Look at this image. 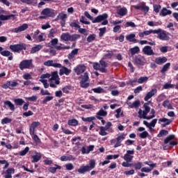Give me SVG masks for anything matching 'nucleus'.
I'll return each instance as SVG.
<instances>
[{
	"label": "nucleus",
	"mask_w": 178,
	"mask_h": 178,
	"mask_svg": "<svg viewBox=\"0 0 178 178\" xmlns=\"http://www.w3.org/2000/svg\"><path fill=\"white\" fill-rule=\"evenodd\" d=\"M10 49L13 51V52H20V51H26V44H11L10 45Z\"/></svg>",
	"instance_id": "obj_7"
},
{
	"label": "nucleus",
	"mask_w": 178,
	"mask_h": 178,
	"mask_svg": "<svg viewBox=\"0 0 178 178\" xmlns=\"http://www.w3.org/2000/svg\"><path fill=\"white\" fill-rule=\"evenodd\" d=\"M133 166H134L136 170H140L141 168H143V163L138 162L133 164Z\"/></svg>",
	"instance_id": "obj_46"
},
{
	"label": "nucleus",
	"mask_w": 178,
	"mask_h": 178,
	"mask_svg": "<svg viewBox=\"0 0 178 178\" xmlns=\"http://www.w3.org/2000/svg\"><path fill=\"white\" fill-rule=\"evenodd\" d=\"M30 148L29 147H26L24 150H22L19 152V155L20 156H24V155H26V154H27V152H29Z\"/></svg>",
	"instance_id": "obj_57"
},
{
	"label": "nucleus",
	"mask_w": 178,
	"mask_h": 178,
	"mask_svg": "<svg viewBox=\"0 0 178 178\" xmlns=\"http://www.w3.org/2000/svg\"><path fill=\"white\" fill-rule=\"evenodd\" d=\"M157 38L161 40L162 41H168L170 39L169 34L165 31H161L159 33Z\"/></svg>",
	"instance_id": "obj_11"
},
{
	"label": "nucleus",
	"mask_w": 178,
	"mask_h": 178,
	"mask_svg": "<svg viewBox=\"0 0 178 178\" xmlns=\"http://www.w3.org/2000/svg\"><path fill=\"white\" fill-rule=\"evenodd\" d=\"M79 33H80V34H83V35H88V31L86 29L79 28Z\"/></svg>",
	"instance_id": "obj_52"
},
{
	"label": "nucleus",
	"mask_w": 178,
	"mask_h": 178,
	"mask_svg": "<svg viewBox=\"0 0 178 178\" xmlns=\"http://www.w3.org/2000/svg\"><path fill=\"white\" fill-rule=\"evenodd\" d=\"M143 52L145 55H147V56H151L152 55H154V50L152 49V47L150 46H145L143 49Z\"/></svg>",
	"instance_id": "obj_10"
},
{
	"label": "nucleus",
	"mask_w": 178,
	"mask_h": 178,
	"mask_svg": "<svg viewBox=\"0 0 178 178\" xmlns=\"http://www.w3.org/2000/svg\"><path fill=\"white\" fill-rule=\"evenodd\" d=\"M72 72L71 70L67 69L66 67H60V72L59 74L60 76H63V74H65L66 76H69L70 73Z\"/></svg>",
	"instance_id": "obj_19"
},
{
	"label": "nucleus",
	"mask_w": 178,
	"mask_h": 178,
	"mask_svg": "<svg viewBox=\"0 0 178 178\" xmlns=\"http://www.w3.org/2000/svg\"><path fill=\"white\" fill-rule=\"evenodd\" d=\"M85 16L88 18L90 19V20L92 21V23H101L102 20H105V19H108V14L104 13L102 15H98L95 19L88 13V12L85 11L84 12Z\"/></svg>",
	"instance_id": "obj_1"
},
{
	"label": "nucleus",
	"mask_w": 178,
	"mask_h": 178,
	"mask_svg": "<svg viewBox=\"0 0 178 178\" xmlns=\"http://www.w3.org/2000/svg\"><path fill=\"white\" fill-rule=\"evenodd\" d=\"M44 66H52L53 67H58L60 68L62 67V65L60 63H54L52 60H48L47 61L44 63Z\"/></svg>",
	"instance_id": "obj_13"
},
{
	"label": "nucleus",
	"mask_w": 178,
	"mask_h": 178,
	"mask_svg": "<svg viewBox=\"0 0 178 178\" xmlns=\"http://www.w3.org/2000/svg\"><path fill=\"white\" fill-rule=\"evenodd\" d=\"M60 40L62 41H70V33H63L61 34Z\"/></svg>",
	"instance_id": "obj_27"
},
{
	"label": "nucleus",
	"mask_w": 178,
	"mask_h": 178,
	"mask_svg": "<svg viewBox=\"0 0 178 178\" xmlns=\"http://www.w3.org/2000/svg\"><path fill=\"white\" fill-rule=\"evenodd\" d=\"M129 51L133 56L136 55V54H138V52H140V47L136 46L134 48H131Z\"/></svg>",
	"instance_id": "obj_30"
},
{
	"label": "nucleus",
	"mask_w": 178,
	"mask_h": 178,
	"mask_svg": "<svg viewBox=\"0 0 178 178\" xmlns=\"http://www.w3.org/2000/svg\"><path fill=\"white\" fill-rule=\"evenodd\" d=\"M96 38H97V35L95 34L90 35L87 38V41H88V42H92V41H94Z\"/></svg>",
	"instance_id": "obj_47"
},
{
	"label": "nucleus",
	"mask_w": 178,
	"mask_h": 178,
	"mask_svg": "<svg viewBox=\"0 0 178 178\" xmlns=\"http://www.w3.org/2000/svg\"><path fill=\"white\" fill-rule=\"evenodd\" d=\"M39 81L42 83L44 88H48L49 87V84H48V81L47 79H40Z\"/></svg>",
	"instance_id": "obj_55"
},
{
	"label": "nucleus",
	"mask_w": 178,
	"mask_h": 178,
	"mask_svg": "<svg viewBox=\"0 0 178 178\" xmlns=\"http://www.w3.org/2000/svg\"><path fill=\"white\" fill-rule=\"evenodd\" d=\"M95 168V160H90L89 162L88 169L89 170H92Z\"/></svg>",
	"instance_id": "obj_41"
},
{
	"label": "nucleus",
	"mask_w": 178,
	"mask_h": 178,
	"mask_svg": "<svg viewBox=\"0 0 178 178\" xmlns=\"http://www.w3.org/2000/svg\"><path fill=\"white\" fill-rule=\"evenodd\" d=\"M168 15H172V11L168 10L166 8H163L160 12L161 16H168Z\"/></svg>",
	"instance_id": "obj_28"
},
{
	"label": "nucleus",
	"mask_w": 178,
	"mask_h": 178,
	"mask_svg": "<svg viewBox=\"0 0 178 178\" xmlns=\"http://www.w3.org/2000/svg\"><path fill=\"white\" fill-rule=\"evenodd\" d=\"M123 140H124V135H120L118 137H117L116 139H113L111 140V143L112 144H115V143H116V141H123Z\"/></svg>",
	"instance_id": "obj_36"
},
{
	"label": "nucleus",
	"mask_w": 178,
	"mask_h": 178,
	"mask_svg": "<svg viewBox=\"0 0 178 178\" xmlns=\"http://www.w3.org/2000/svg\"><path fill=\"white\" fill-rule=\"evenodd\" d=\"M74 70L75 73H76L77 76H79V74L86 72V66L81 65H77Z\"/></svg>",
	"instance_id": "obj_17"
},
{
	"label": "nucleus",
	"mask_w": 178,
	"mask_h": 178,
	"mask_svg": "<svg viewBox=\"0 0 178 178\" xmlns=\"http://www.w3.org/2000/svg\"><path fill=\"white\" fill-rule=\"evenodd\" d=\"M78 172L81 175H83V173H86V172H90V170L88 168V165H81L79 169Z\"/></svg>",
	"instance_id": "obj_26"
},
{
	"label": "nucleus",
	"mask_w": 178,
	"mask_h": 178,
	"mask_svg": "<svg viewBox=\"0 0 178 178\" xmlns=\"http://www.w3.org/2000/svg\"><path fill=\"white\" fill-rule=\"evenodd\" d=\"M12 122V119L9 118H5L1 120V124H7V123H10Z\"/></svg>",
	"instance_id": "obj_56"
},
{
	"label": "nucleus",
	"mask_w": 178,
	"mask_h": 178,
	"mask_svg": "<svg viewBox=\"0 0 178 178\" xmlns=\"http://www.w3.org/2000/svg\"><path fill=\"white\" fill-rule=\"evenodd\" d=\"M33 140L35 141V144L38 145L41 143V140L40 139V138L38 137V136L37 135H33L32 136Z\"/></svg>",
	"instance_id": "obj_51"
},
{
	"label": "nucleus",
	"mask_w": 178,
	"mask_h": 178,
	"mask_svg": "<svg viewBox=\"0 0 178 178\" xmlns=\"http://www.w3.org/2000/svg\"><path fill=\"white\" fill-rule=\"evenodd\" d=\"M106 66L107 64L104 60H100L99 63H93V69H95V70H99V72H102V73H106Z\"/></svg>",
	"instance_id": "obj_4"
},
{
	"label": "nucleus",
	"mask_w": 178,
	"mask_h": 178,
	"mask_svg": "<svg viewBox=\"0 0 178 178\" xmlns=\"http://www.w3.org/2000/svg\"><path fill=\"white\" fill-rule=\"evenodd\" d=\"M133 155H134V150H127L123 156V159L125 162H132L133 158H134Z\"/></svg>",
	"instance_id": "obj_9"
},
{
	"label": "nucleus",
	"mask_w": 178,
	"mask_h": 178,
	"mask_svg": "<svg viewBox=\"0 0 178 178\" xmlns=\"http://www.w3.org/2000/svg\"><path fill=\"white\" fill-rule=\"evenodd\" d=\"M2 88L4 90H8V88L10 89V81H7L3 86Z\"/></svg>",
	"instance_id": "obj_60"
},
{
	"label": "nucleus",
	"mask_w": 178,
	"mask_h": 178,
	"mask_svg": "<svg viewBox=\"0 0 178 178\" xmlns=\"http://www.w3.org/2000/svg\"><path fill=\"white\" fill-rule=\"evenodd\" d=\"M158 92L156 89H152L149 92H148L144 97L145 101H148V99H151L152 97H154L155 94Z\"/></svg>",
	"instance_id": "obj_18"
},
{
	"label": "nucleus",
	"mask_w": 178,
	"mask_h": 178,
	"mask_svg": "<svg viewBox=\"0 0 178 178\" xmlns=\"http://www.w3.org/2000/svg\"><path fill=\"white\" fill-rule=\"evenodd\" d=\"M45 79H51V74H43L40 76V80H45Z\"/></svg>",
	"instance_id": "obj_59"
},
{
	"label": "nucleus",
	"mask_w": 178,
	"mask_h": 178,
	"mask_svg": "<svg viewBox=\"0 0 178 178\" xmlns=\"http://www.w3.org/2000/svg\"><path fill=\"white\" fill-rule=\"evenodd\" d=\"M143 108L145 109L144 111L140 108L138 113L139 119H146L147 120H151L152 117L147 116V115H148L151 111V107L147 106V104H144Z\"/></svg>",
	"instance_id": "obj_2"
},
{
	"label": "nucleus",
	"mask_w": 178,
	"mask_h": 178,
	"mask_svg": "<svg viewBox=\"0 0 178 178\" xmlns=\"http://www.w3.org/2000/svg\"><path fill=\"white\" fill-rule=\"evenodd\" d=\"M60 161L62 162H66L67 161H76V157H74L73 155L62 156L60 157Z\"/></svg>",
	"instance_id": "obj_22"
},
{
	"label": "nucleus",
	"mask_w": 178,
	"mask_h": 178,
	"mask_svg": "<svg viewBox=\"0 0 178 178\" xmlns=\"http://www.w3.org/2000/svg\"><path fill=\"white\" fill-rule=\"evenodd\" d=\"M149 34H152L151 30L149 31H145L143 32H140L138 33L139 37L144 38L145 35H149Z\"/></svg>",
	"instance_id": "obj_39"
},
{
	"label": "nucleus",
	"mask_w": 178,
	"mask_h": 178,
	"mask_svg": "<svg viewBox=\"0 0 178 178\" xmlns=\"http://www.w3.org/2000/svg\"><path fill=\"white\" fill-rule=\"evenodd\" d=\"M145 81H148L147 76H141L138 79V83L139 84H143V83H145Z\"/></svg>",
	"instance_id": "obj_43"
},
{
	"label": "nucleus",
	"mask_w": 178,
	"mask_h": 178,
	"mask_svg": "<svg viewBox=\"0 0 178 178\" xmlns=\"http://www.w3.org/2000/svg\"><path fill=\"white\" fill-rule=\"evenodd\" d=\"M117 14L121 17H123V16H126V15H127V8H126V7L118 8L117 10Z\"/></svg>",
	"instance_id": "obj_21"
},
{
	"label": "nucleus",
	"mask_w": 178,
	"mask_h": 178,
	"mask_svg": "<svg viewBox=\"0 0 178 178\" xmlns=\"http://www.w3.org/2000/svg\"><path fill=\"white\" fill-rule=\"evenodd\" d=\"M4 105H7L10 108V111H15V105H13L10 101L4 102Z\"/></svg>",
	"instance_id": "obj_40"
},
{
	"label": "nucleus",
	"mask_w": 178,
	"mask_h": 178,
	"mask_svg": "<svg viewBox=\"0 0 178 178\" xmlns=\"http://www.w3.org/2000/svg\"><path fill=\"white\" fill-rule=\"evenodd\" d=\"M79 54V49H75L72 51V52L68 55V59H73L75 55Z\"/></svg>",
	"instance_id": "obj_32"
},
{
	"label": "nucleus",
	"mask_w": 178,
	"mask_h": 178,
	"mask_svg": "<svg viewBox=\"0 0 178 178\" xmlns=\"http://www.w3.org/2000/svg\"><path fill=\"white\" fill-rule=\"evenodd\" d=\"M141 10H143V12H144L145 15H146V13H148L149 10V7L147 6H145V3H142Z\"/></svg>",
	"instance_id": "obj_38"
},
{
	"label": "nucleus",
	"mask_w": 178,
	"mask_h": 178,
	"mask_svg": "<svg viewBox=\"0 0 178 178\" xmlns=\"http://www.w3.org/2000/svg\"><path fill=\"white\" fill-rule=\"evenodd\" d=\"M19 67L20 70H24V69H30V67H33V60H22L19 65Z\"/></svg>",
	"instance_id": "obj_6"
},
{
	"label": "nucleus",
	"mask_w": 178,
	"mask_h": 178,
	"mask_svg": "<svg viewBox=\"0 0 178 178\" xmlns=\"http://www.w3.org/2000/svg\"><path fill=\"white\" fill-rule=\"evenodd\" d=\"M169 67H170V63H167L163 65V68L161 69V73H163V74L165 73V72L168 71Z\"/></svg>",
	"instance_id": "obj_37"
},
{
	"label": "nucleus",
	"mask_w": 178,
	"mask_h": 178,
	"mask_svg": "<svg viewBox=\"0 0 178 178\" xmlns=\"http://www.w3.org/2000/svg\"><path fill=\"white\" fill-rule=\"evenodd\" d=\"M140 106V101L136 100L132 103L131 108H138Z\"/></svg>",
	"instance_id": "obj_64"
},
{
	"label": "nucleus",
	"mask_w": 178,
	"mask_h": 178,
	"mask_svg": "<svg viewBox=\"0 0 178 178\" xmlns=\"http://www.w3.org/2000/svg\"><path fill=\"white\" fill-rule=\"evenodd\" d=\"M82 120L83 122H92V120H95V117H83Z\"/></svg>",
	"instance_id": "obj_53"
},
{
	"label": "nucleus",
	"mask_w": 178,
	"mask_h": 178,
	"mask_svg": "<svg viewBox=\"0 0 178 178\" xmlns=\"http://www.w3.org/2000/svg\"><path fill=\"white\" fill-rule=\"evenodd\" d=\"M127 41L130 42H134L136 41V35L134 33H131L126 36Z\"/></svg>",
	"instance_id": "obj_29"
},
{
	"label": "nucleus",
	"mask_w": 178,
	"mask_h": 178,
	"mask_svg": "<svg viewBox=\"0 0 178 178\" xmlns=\"http://www.w3.org/2000/svg\"><path fill=\"white\" fill-rule=\"evenodd\" d=\"M116 88H118V86H116V85H112L109 87L111 94V95H113V97H118V95H119V94H120V92H119V90H116Z\"/></svg>",
	"instance_id": "obj_16"
},
{
	"label": "nucleus",
	"mask_w": 178,
	"mask_h": 178,
	"mask_svg": "<svg viewBox=\"0 0 178 178\" xmlns=\"http://www.w3.org/2000/svg\"><path fill=\"white\" fill-rule=\"evenodd\" d=\"M106 115H108V113L102 108L98 111V113H97L96 118L99 120H102V118L106 116Z\"/></svg>",
	"instance_id": "obj_20"
},
{
	"label": "nucleus",
	"mask_w": 178,
	"mask_h": 178,
	"mask_svg": "<svg viewBox=\"0 0 178 178\" xmlns=\"http://www.w3.org/2000/svg\"><path fill=\"white\" fill-rule=\"evenodd\" d=\"M42 156H41V153H38L37 152H35V155L32 156V163H35L38 162L39 161L41 160Z\"/></svg>",
	"instance_id": "obj_23"
},
{
	"label": "nucleus",
	"mask_w": 178,
	"mask_h": 178,
	"mask_svg": "<svg viewBox=\"0 0 178 178\" xmlns=\"http://www.w3.org/2000/svg\"><path fill=\"white\" fill-rule=\"evenodd\" d=\"M50 87L51 88H56L57 86H59L60 81H59V75H58V72H54L51 73L49 78Z\"/></svg>",
	"instance_id": "obj_3"
},
{
	"label": "nucleus",
	"mask_w": 178,
	"mask_h": 178,
	"mask_svg": "<svg viewBox=\"0 0 178 178\" xmlns=\"http://www.w3.org/2000/svg\"><path fill=\"white\" fill-rule=\"evenodd\" d=\"M80 37V35L78 34H74V35H70V41H76V40H79V38Z\"/></svg>",
	"instance_id": "obj_48"
},
{
	"label": "nucleus",
	"mask_w": 178,
	"mask_h": 178,
	"mask_svg": "<svg viewBox=\"0 0 178 178\" xmlns=\"http://www.w3.org/2000/svg\"><path fill=\"white\" fill-rule=\"evenodd\" d=\"M70 26L71 27H75V29H80V25H79V24H77L76 21H73L72 22H70Z\"/></svg>",
	"instance_id": "obj_62"
},
{
	"label": "nucleus",
	"mask_w": 178,
	"mask_h": 178,
	"mask_svg": "<svg viewBox=\"0 0 178 178\" xmlns=\"http://www.w3.org/2000/svg\"><path fill=\"white\" fill-rule=\"evenodd\" d=\"M58 33V30L56 29H51L49 31V33L48 35L49 38H54L55 37V34Z\"/></svg>",
	"instance_id": "obj_31"
},
{
	"label": "nucleus",
	"mask_w": 178,
	"mask_h": 178,
	"mask_svg": "<svg viewBox=\"0 0 178 178\" xmlns=\"http://www.w3.org/2000/svg\"><path fill=\"white\" fill-rule=\"evenodd\" d=\"M166 62H168L166 57H158L155 59L156 65H163V63H166Z\"/></svg>",
	"instance_id": "obj_24"
},
{
	"label": "nucleus",
	"mask_w": 178,
	"mask_h": 178,
	"mask_svg": "<svg viewBox=\"0 0 178 178\" xmlns=\"http://www.w3.org/2000/svg\"><path fill=\"white\" fill-rule=\"evenodd\" d=\"M134 65L136 66H144L145 65V58L141 55H138L135 57Z\"/></svg>",
	"instance_id": "obj_8"
},
{
	"label": "nucleus",
	"mask_w": 178,
	"mask_h": 178,
	"mask_svg": "<svg viewBox=\"0 0 178 178\" xmlns=\"http://www.w3.org/2000/svg\"><path fill=\"white\" fill-rule=\"evenodd\" d=\"M57 17L58 19H60V20H66L65 19L67 18V15L61 13L57 16Z\"/></svg>",
	"instance_id": "obj_54"
},
{
	"label": "nucleus",
	"mask_w": 178,
	"mask_h": 178,
	"mask_svg": "<svg viewBox=\"0 0 178 178\" xmlns=\"http://www.w3.org/2000/svg\"><path fill=\"white\" fill-rule=\"evenodd\" d=\"M69 126H77L79 124V121L76 119L70 120L68 121Z\"/></svg>",
	"instance_id": "obj_42"
},
{
	"label": "nucleus",
	"mask_w": 178,
	"mask_h": 178,
	"mask_svg": "<svg viewBox=\"0 0 178 178\" xmlns=\"http://www.w3.org/2000/svg\"><path fill=\"white\" fill-rule=\"evenodd\" d=\"M23 3H26L27 5H37V0H20Z\"/></svg>",
	"instance_id": "obj_35"
},
{
	"label": "nucleus",
	"mask_w": 178,
	"mask_h": 178,
	"mask_svg": "<svg viewBox=\"0 0 178 178\" xmlns=\"http://www.w3.org/2000/svg\"><path fill=\"white\" fill-rule=\"evenodd\" d=\"M175 88V85L173 84H170V83H165L163 85V88L165 90H168V88Z\"/></svg>",
	"instance_id": "obj_63"
},
{
	"label": "nucleus",
	"mask_w": 178,
	"mask_h": 178,
	"mask_svg": "<svg viewBox=\"0 0 178 178\" xmlns=\"http://www.w3.org/2000/svg\"><path fill=\"white\" fill-rule=\"evenodd\" d=\"M159 122H161V123H165V124H170L172 120L168 118H161L159 120Z\"/></svg>",
	"instance_id": "obj_45"
},
{
	"label": "nucleus",
	"mask_w": 178,
	"mask_h": 178,
	"mask_svg": "<svg viewBox=\"0 0 178 178\" xmlns=\"http://www.w3.org/2000/svg\"><path fill=\"white\" fill-rule=\"evenodd\" d=\"M156 122H158L157 119H154L150 123H148L147 121H143V124H145V126L147 127L150 130V131H152V130H154L152 127H155Z\"/></svg>",
	"instance_id": "obj_12"
},
{
	"label": "nucleus",
	"mask_w": 178,
	"mask_h": 178,
	"mask_svg": "<svg viewBox=\"0 0 178 178\" xmlns=\"http://www.w3.org/2000/svg\"><path fill=\"white\" fill-rule=\"evenodd\" d=\"M66 170H73L74 169V165H73V163H68L65 165Z\"/></svg>",
	"instance_id": "obj_44"
},
{
	"label": "nucleus",
	"mask_w": 178,
	"mask_h": 178,
	"mask_svg": "<svg viewBox=\"0 0 178 178\" xmlns=\"http://www.w3.org/2000/svg\"><path fill=\"white\" fill-rule=\"evenodd\" d=\"M41 49H42V45L38 44L31 48V49L30 51V54H35L36 52L41 51Z\"/></svg>",
	"instance_id": "obj_25"
},
{
	"label": "nucleus",
	"mask_w": 178,
	"mask_h": 178,
	"mask_svg": "<svg viewBox=\"0 0 178 178\" xmlns=\"http://www.w3.org/2000/svg\"><path fill=\"white\" fill-rule=\"evenodd\" d=\"M38 34H40V30H36L32 33V38H33V40H38Z\"/></svg>",
	"instance_id": "obj_61"
},
{
	"label": "nucleus",
	"mask_w": 178,
	"mask_h": 178,
	"mask_svg": "<svg viewBox=\"0 0 178 178\" xmlns=\"http://www.w3.org/2000/svg\"><path fill=\"white\" fill-rule=\"evenodd\" d=\"M138 136L140 137V138H147L149 134L147 131H144L143 132L138 134Z\"/></svg>",
	"instance_id": "obj_49"
},
{
	"label": "nucleus",
	"mask_w": 178,
	"mask_h": 178,
	"mask_svg": "<svg viewBox=\"0 0 178 178\" xmlns=\"http://www.w3.org/2000/svg\"><path fill=\"white\" fill-rule=\"evenodd\" d=\"M92 91L95 92L96 94H102L105 92V90L101 87H97L95 88H92Z\"/></svg>",
	"instance_id": "obj_33"
},
{
	"label": "nucleus",
	"mask_w": 178,
	"mask_h": 178,
	"mask_svg": "<svg viewBox=\"0 0 178 178\" xmlns=\"http://www.w3.org/2000/svg\"><path fill=\"white\" fill-rule=\"evenodd\" d=\"M54 16H56L55 13H54V10L51 8H44L41 12L40 19H47V17H54Z\"/></svg>",
	"instance_id": "obj_5"
},
{
	"label": "nucleus",
	"mask_w": 178,
	"mask_h": 178,
	"mask_svg": "<svg viewBox=\"0 0 178 178\" xmlns=\"http://www.w3.org/2000/svg\"><path fill=\"white\" fill-rule=\"evenodd\" d=\"M172 140H175V135H170L164 140V144H168L170 143V145H177V142L172 141Z\"/></svg>",
	"instance_id": "obj_14"
},
{
	"label": "nucleus",
	"mask_w": 178,
	"mask_h": 178,
	"mask_svg": "<svg viewBox=\"0 0 178 178\" xmlns=\"http://www.w3.org/2000/svg\"><path fill=\"white\" fill-rule=\"evenodd\" d=\"M27 29H29V24H24L19 27L13 29V33H22V31H25V30H27Z\"/></svg>",
	"instance_id": "obj_15"
},
{
	"label": "nucleus",
	"mask_w": 178,
	"mask_h": 178,
	"mask_svg": "<svg viewBox=\"0 0 178 178\" xmlns=\"http://www.w3.org/2000/svg\"><path fill=\"white\" fill-rule=\"evenodd\" d=\"M24 80H33V76L29 73H26L22 76Z\"/></svg>",
	"instance_id": "obj_58"
},
{
	"label": "nucleus",
	"mask_w": 178,
	"mask_h": 178,
	"mask_svg": "<svg viewBox=\"0 0 178 178\" xmlns=\"http://www.w3.org/2000/svg\"><path fill=\"white\" fill-rule=\"evenodd\" d=\"M14 102L17 105L22 106L23 105V104H24V100H23L22 99H15L14 100Z\"/></svg>",
	"instance_id": "obj_50"
},
{
	"label": "nucleus",
	"mask_w": 178,
	"mask_h": 178,
	"mask_svg": "<svg viewBox=\"0 0 178 178\" xmlns=\"http://www.w3.org/2000/svg\"><path fill=\"white\" fill-rule=\"evenodd\" d=\"M99 130L100 131L99 132V134L100 136H107L108 135V132H106V130H108V129H106L105 127H100Z\"/></svg>",
	"instance_id": "obj_34"
}]
</instances>
